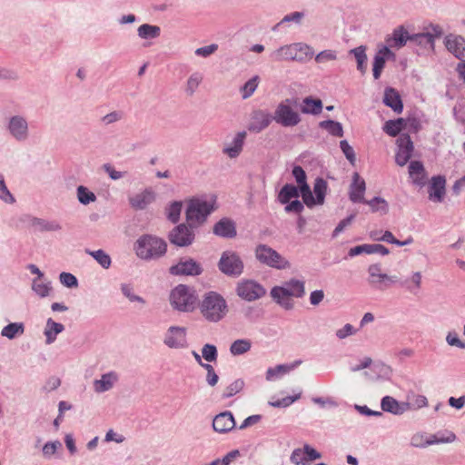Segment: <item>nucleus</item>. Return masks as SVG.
<instances>
[{"mask_svg":"<svg viewBox=\"0 0 465 465\" xmlns=\"http://www.w3.org/2000/svg\"><path fill=\"white\" fill-rule=\"evenodd\" d=\"M272 299L286 311L293 309L294 303L290 297L302 298L305 295L304 281L292 278L281 286H274L271 289Z\"/></svg>","mask_w":465,"mask_h":465,"instance_id":"1","label":"nucleus"},{"mask_svg":"<svg viewBox=\"0 0 465 465\" xmlns=\"http://www.w3.org/2000/svg\"><path fill=\"white\" fill-rule=\"evenodd\" d=\"M199 309L203 317L210 322H218L228 313L226 300L222 294L213 291L203 294Z\"/></svg>","mask_w":465,"mask_h":465,"instance_id":"2","label":"nucleus"},{"mask_svg":"<svg viewBox=\"0 0 465 465\" xmlns=\"http://www.w3.org/2000/svg\"><path fill=\"white\" fill-rule=\"evenodd\" d=\"M134 250L136 255L142 260H158L165 255L167 243L163 239L155 235L143 234L136 240Z\"/></svg>","mask_w":465,"mask_h":465,"instance_id":"3","label":"nucleus"},{"mask_svg":"<svg viewBox=\"0 0 465 465\" xmlns=\"http://www.w3.org/2000/svg\"><path fill=\"white\" fill-rule=\"evenodd\" d=\"M215 198L208 201L204 197H194L188 203L185 218L193 227L203 224L207 217L214 211Z\"/></svg>","mask_w":465,"mask_h":465,"instance_id":"4","label":"nucleus"},{"mask_svg":"<svg viewBox=\"0 0 465 465\" xmlns=\"http://www.w3.org/2000/svg\"><path fill=\"white\" fill-rule=\"evenodd\" d=\"M255 259L262 265L277 270L291 267L289 261L267 244L259 243L254 248Z\"/></svg>","mask_w":465,"mask_h":465,"instance_id":"5","label":"nucleus"},{"mask_svg":"<svg viewBox=\"0 0 465 465\" xmlns=\"http://www.w3.org/2000/svg\"><path fill=\"white\" fill-rule=\"evenodd\" d=\"M170 302L177 311L193 312L197 302V295L193 288L179 284L171 292Z\"/></svg>","mask_w":465,"mask_h":465,"instance_id":"6","label":"nucleus"},{"mask_svg":"<svg viewBox=\"0 0 465 465\" xmlns=\"http://www.w3.org/2000/svg\"><path fill=\"white\" fill-rule=\"evenodd\" d=\"M292 99L282 101L272 114V121L282 127L296 126L302 120L300 114L292 108Z\"/></svg>","mask_w":465,"mask_h":465,"instance_id":"7","label":"nucleus"},{"mask_svg":"<svg viewBox=\"0 0 465 465\" xmlns=\"http://www.w3.org/2000/svg\"><path fill=\"white\" fill-rule=\"evenodd\" d=\"M219 270L226 276L239 277L244 269L240 255L233 251H224L218 262Z\"/></svg>","mask_w":465,"mask_h":465,"instance_id":"8","label":"nucleus"},{"mask_svg":"<svg viewBox=\"0 0 465 465\" xmlns=\"http://www.w3.org/2000/svg\"><path fill=\"white\" fill-rule=\"evenodd\" d=\"M169 242L177 247H188L195 240L193 226L189 223H180L174 226L168 233Z\"/></svg>","mask_w":465,"mask_h":465,"instance_id":"9","label":"nucleus"},{"mask_svg":"<svg viewBox=\"0 0 465 465\" xmlns=\"http://www.w3.org/2000/svg\"><path fill=\"white\" fill-rule=\"evenodd\" d=\"M308 51V45L303 43H294L282 45L271 53L270 58L274 62L281 61H297L302 63V57L298 56V51Z\"/></svg>","mask_w":465,"mask_h":465,"instance_id":"10","label":"nucleus"},{"mask_svg":"<svg viewBox=\"0 0 465 465\" xmlns=\"http://www.w3.org/2000/svg\"><path fill=\"white\" fill-rule=\"evenodd\" d=\"M203 268L200 262L193 258H181L176 264L169 268V272L175 276H199Z\"/></svg>","mask_w":465,"mask_h":465,"instance_id":"11","label":"nucleus"},{"mask_svg":"<svg viewBox=\"0 0 465 465\" xmlns=\"http://www.w3.org/2000/svg\"><path fill=\"white\" fill-rule=\"evenodd\" d=\"M236 293L242 299L252 302L265 295V288L253 280H243L238 282Z\"/></svg>","mask_w":465,"mask_h":465,"instance_id":"12","label":"nucleus"},{"mask_svg":"<svg viewBox=\"0 0 465 465\" xmlns=\"http://www.w3.org/2000/svg\"><path fill=\"white\" fill-rule=\"evenodd\" d=\"M272 123V114L266 109H254L250 114L247 129L253 134H260Z\"/></svg>","mask_w":465,"mask_h":465,"instance_id":"13","label":"nucleus"},{"mask_svg":"<svg viewBox=\"0 0 465 465\" xmlns=\"http://www.w3.org/2000/svg\"><path fill=\"white\" fill-rule=\"evenodd\" d=\"M163 343L170 349L187 348V329L180 326H170L164 334Z\"/></svg>","mask_w":465,"mask_h":465,"instance_id":"14","label":"nucleus"},{"mask_svg":"<svg viewBox=\"0 0 465 465\" xmlns=\"http://www.w3.org/2000/svg\"><path fill=\"white\" fill-rule=\"evenodd\" d=\"M397 151L395 162L400 166H404L411 158L414 151L413 142L408 134H401L396 141Z\"/></svg>","mask_w":465,"mask_h":465,"instance_id":"15","label":"nucleus"},{"mask_svg":"<svg viewBox=\"0 0 465 465\" xmlns=\"http://www.w3.org/2000/svg\"><path fill=\"white\" fill-rule=\"evenodd\" d=\"M6 128L11 136L18 142H24L29 136L28 123L22 115L11 116Z\"/></svg>","mask_w":465,"mask_h":465,"instance_id":"16","label":"nucleus"},{"mask_svg":"<svg viewBox=\"0 0 465 465\" xmlns=\"http://www.w3.org/2000/svg\"><path fill=\"white\" fill-rule=\"evenodd\" d=\"M443 45L446 50L456 59L465 60V37L460 35L449 34L444 37Z\"/></svg>","mask_w":465,"mask_h":465,"instance_id":"17","label":"nucleus"},{"mask_svg":"<svg viewBox=\"0 0 465 465\" xmlns=\"http://www.w3.org/2000/svg\"><path fill=\"white\" fill-rule=\"evenodd\" d=\"M396 54L387 45H382L374 55L372 63V74L378 80L382 73L387 60H395Z\"/></svg>","mask_w":465,"mask_h":465,"instance_id":"18","label":"nucleus"},{"mask_svg":"<svg viewBox=\"0 0 465 465\" xmlns=\"http://www.w3.org/2000/svg\"><path fill=\"white\" fill-rule=\"evenodd\" d=\"M20 221L27 223L29 226L41 232H56L62 229L61 225L56 221H47L42 218L34 217L29 214H24L21 216Z\"/></svg>","mask_w":465,"mask_h":465,"instance_id":"19","label":"nucleus"},{"mask_svg":"<svg viewBox=\"0 0 465 465\" xmlns=\"http://www.w3.org/2000/svg\"><path fill=\"white\" fill-rule=\"evenodd\" d=\"M246 136V131L238 132L231 143H224L223 147V153L231 159L237 158L242 152Z\"/></svg>","mask_w":465,"mask_h":465,"instance_id":"20","label":"nucleus"},{"mask_svg":"<svg viewBox=\"0 0 465 465\" xmlns=\"http://www.w3.org/2000/svg\"><path fill=\"white\" fill-rule=\"evenodd\" d=\"M235 420L233 414L225 411L217 414L213 420V428L218 433H227L235 428Z\"/></svg>","mask_w":465,"mask_h":465,"instance_id":"21","label":"nucleus"},{"mask_svg":"<svg viewBox=\"0 0 465 465\" xmlns=\"http://www.w3.org/2000/svg\"><path fill=\"white\" fill-rule=\"evenodd\" d=\"M429 199L434 203H441L446 193V179L442 175L431 178L429 188Z\"/></svg>","mask_w":465,"mask_h":465,"instance_id":"22","label":"nucleus"},{"mask_svg":"<svg viewBox=\"0 0 465 465\" xmlns=\"http://www.w3.org/2000/svg\"><path fill=\"white\" fill-rule=\"evenodd\" d=\"M365 191L366 183L364 179L357 172L353 173L349 190L350 200L354 203L365 202Z\"/></svg>","mask_w":465,"mask_h":465,"instance_id":"23","label":"nucleus"},{"mask_svg":"<svg viewBox=\"0 0 465 465\" xmlns=\"http://www.w3.org/2000/svg\"><path fill=\"white\" fill-rule=\"evenodd\" d=\"M381 408L382 411L401 415L411 410V404L405 401L400 402L391 396H384L381 401Z\"/></svg>","mask_w":465,"mask_h":465,"instance_id":"24","label":"nucleus"},{"mask_svg":"<svg viewBox=\"0 0 465 465\" xmlns=\"http://www.w3.org/2000/svg\"><path fill=\"white\" fill-rule=\"evenodd\" d=\"M213 232L222 238H234L237 234L235 223L229 218H222L214 224Z\"/></svg>","mask_w":465,"mask_h":465,"instance_id":"25","label":"nucleus"},{"mask_svg":"<svg viewBox=\"0 0 465 465\" xmlns=\"http://www.w3.org/2000/svg\"><path fill=\"white\" fill-rule=\"evenodd\" d=\"M411 34L404 28L403 25L396 27L391 35L386 38L387 46L401 49L410 42Z\"/></svg>","mask_w":465,"mask_h":465,"instance_id":"26","label":"nucleus"},{"mask_svg":"<svg viewBox=\"0 0 465 465\" xmlns=\"http://www.w3.org/2000/svg\"><path fill=\"white\" fill-rule=\"evenodd\" d=\"M154 200V192L151 188H146L142 193L129 197V203L135 210H143Z\"/></svg>","mask_w":465,"mask_h":465,"instance_id":"27","label":"nucleus"},{"mask_svg":"<svg viewBox=\"0 0 465 465\" xmlns=\"http://www.w3.org/2000/svg\"><path fill=\"white\" fill-rule=\"evenodd\" d=\"M383 104L391 108L395 113L403 111V103L399 92L393 87H386L384 90Z\"/></svg>","mask_w":465,"mask_h":465,"instance_id":"28","label":"nucleus"},{"mask_svg":"<svg viewBox=\"0 0 465 465\" xmlns=\"http://www.w3.org/2000/svg\"><path fill=\"white\" fill-rule=\"evenodd\" d=\"M409 174L412 178L413 183L417 186L423 187L426 184V172L420 161L410 163Z\"/></svg>","mask_w":465,"mask_h":465,"instance_id":"29","label":"nucleus"},{"mask_svg":"<svg viewBox=\"0 0 465 465\" xmlns=\"http://www.w3.org/2000/svg\"><path fill=\"white\" fill-rule=\"evenodd\" d=\"M117 380V373L115 371H109L103 374L100 380H95L94 381V389L97 393L105 392L114 387V384Z\"/></svg>","mask_w":465,"mask_h":465,"instance_id":"30","label":"nucleus"},{"mask_svg":"<svg viewBox=\"0 0 465 465\" xmlns=\"http://www.w3.org/2000/svg\"><path fill=\"white\" fill-rule=\"evenodd\" d=\"M410 43L416 46H420L424 51L435 50V44L433 43L432 36L429 33H417L411 34Z\"/></svg>","mask_w":465,"mask_h":465,"instance_id":"31","label":"nucleus"},{"mask_svg":"<svg viewBox=\"0 0 465 465\" xmlns=\"http://www.w3.org/2000/svg\"><path fill=\"white\" fill-rule=\"evenodd\" d=\"M64 331L62 323L54 322L52 318L46 321L44 334L45 336L46 344H52L55 341L56 336Z\"/></svg>","mask_w":465,"mask_h":465,"instance_id":"32","label":"nucleus"},{"mask_svg":"<svg viewBox=\"0 0 465 465\" xmlns=\"http://www.w3.org/2000/svg\"><path fill=\"white\" fill-rule=\"evenodd\" d=\"M302 363L301 360L295 361L291 364H279L273 368H269L266 371V380L272 381L279 376L288 373L289 371L294 370Z\"/></svg>","mask_w":465,"mask_h":465,"instance_id":"33","label":"nucleus"},{"mask_svg":"<svg viewBox=\"0 0 465 465\" xmlns=\"http://www.w3.org/2000/svg\"><path fill=\"white\" fill-rule=\"evenodd\" d=\"M366 49L367 47L365 45H360L349 51V54H352L354 56L357 63V70L361 74H364L367 71L368 57L366 54Z\"/></svg>","mask_w":465,"mask_h":465,"instance_id":"34","label":"nucleus"},{"mask_svg":"<svg viewBox=\"0 0 465 465\" xmlns=\"http://www.w3.org/2000/svg\"><path fill=\"white\" fill-rule=\"evenodd\" d=\"M299 198L298 187L292 183L284 184L278 193V201L282 204L288 203L292 199Z\"/></svg>","mask_w":465,"mask_h":465,"instance_id":"35","label":"nucleus"},{"mask_svg":"<svg viewBox=\"0 0 465 465\" xmlns=\"http://www.w3.org/2000/svg\"><path fill=\"white\" fill-rule=\"evenodd\" d=\"M406 122L403 118L389 120L383 126V131L391 137L400 136L401 132L405 129Z\"/></svg>","mask_w":465,"mask_h":465,"instance_id":"36","label":"nucleus"},{"mask_svg":"<svg viewBox=\"0 0 465 465\" xmlns=\"http://www.w3.org/2000/svg\"><path fill=\"white\" fill-rule=\"evenodd\" d=\"M302 112L303 114H319L322 110V102L321 99H314L312 96L305 97L302 101Z\"/></svg>","mask_w":465,"mask_h":465,"instance_id":"37","label":"nucleus"},{"mask_svg":"<svg viewBox=\"0 0 465 465\" xmlns=\"http://www.w3.org/2000/svg\"><path fill=\"white\" fill-rule=\"evenodd\" d=\"M24 332L25 324L23 322H11L2 329L1 335L9 340H14Z\"/></svg>","mask_w":465,"mask_h":465,"instance_id":"38","label":"nucleus"},{"mask_svg":"<svg viewBox=\"0 0 465 465\" xmlns=\"http://www.w3.org/2000/svg\"><path fill=\"white\" fill-rule=\"evenodd\" d=\"M138 36L142 39H154L161 34V28L158 25L143 24L137 29Z\"/></svg>","mask_w":465,"mask_h":465,"instance_id":"39","label":"nucleus"},{"mask_svg":"<svg viewBox=\"0 0 465 465\" xmlns=\"http://www.w3.org/2000/svg\"><path fill=\"white\" fill-rule=\"evenodd\" d=\"M320 127L326 130L330 134L336 137L343 136V127L341 123L334 120H324L320 122Z\"/></svg>","mask_w":465,"mask_h":465,"instance_id":"40","label":"nucleus"},{"mask_svg":"<svg viewBox=\"0 0 465 465\" xmlns=\"http://www.w3.org/2000/svg\"><path fill=\"white\" fill-rule=\"evenodd\" d=\"M85 252L92 256L104 269H108L111 266V257L104 250L91 251L86 249Z\"/></svg>","mask_w":465,"mask_h":465,"instance_id":"41","label":"nucleus"},{"mask_svg":"<svg viewBox=\"0 0 465 465\" xmlns=\"http://www.w3.org/2000/svg\"><path fill=\"white\" fill-rule=\"evenodd\" d=\"M381 265L380 263L371 264L368 268V272L370 275L369 282L371 284L381 283L385 282V278H388V274L381 273Z\"/></svg>","mask_w":465,"mask_h":465,"instance_id":"42","label":"nucleus"},{"mask_svg":"<svg viewBox=\"0 0 465 465\" xmlns=\"http://www.w3.org/2000/svg\"><path fill=\"white\" fill-rule=\"evenodd\" d=\"M252 342L247 339H239L234 341L230 346V352L234 355H242L251 350Z\"/></svg>","mask_w":465,"mask_h":465,"instance_id":"43","label":"nucleus"},{"mask_svg":"<svg viewBox=\"0 0 465 465\" xmlns=\"http://www.w3.org/2000/svg\"><path fill=\"white\" fill-rule=\"evenodd\" d=\"M361 203L368 204L371 212H381L382 213H387L389 211V204L387 201L380 196H375L371 200H365Z\"/></svg>","mask_w":465,"mask_h":465,"instance_id":"44","label":"nucleus"},{"mask_svg":"<svg viewBox=\"0 0 465 465\" xmlns=\"http://www.w3.org/2000/svg\"><path fill=\"white\" fill-rule=\"evenodd\" d=\"M182 208H183V203L181 201L173 202L166 208L167 219L173 223H177L180 220Z\"/></svg>","mask_w":465,"mask_h":465,"instance_id":"45","label":"nucleus"},{"mask_svg":"<svg viewBox=\"0 0 465 465\" xmlns=\"http://www.w3.org/2000/svg\"><path fill=\"white\" fill-rule=\"evenodd\" d=\"M76 193L79 203L84 205H87L96 201V195L84 185H79L77 187Z\"/></svg>","mask_w":465,"mask_h":465,"instance_id":"46","label":"nucleus"},{"mask_svg":"<svg viewBox=\"0 0 465 465\" xmlns=\"http://www.w3.org/2000/svg\"><path fill=\"white\" fill-rule=\"evenodd\" d=\"M260 77L254 75L249 79L240 89L242 99L251 97L258 87Z\"/></svg>","mask_w":465,"mask_h":465,"instance_id":"47","label":"nucleus"},{"mask_svg":"<svg viewBox=\"0 0 465 465\" xmlns=\"http://www.w3.org/2000/svg\"><path fill=\"white\" fill-rule=\"evenodd\" d=\"M327 187V182L323 178L318 177L315 180L313 192L315 193V198L318 200V204H322L324 203Z\"/></svg>","mask_w":465,"mask_h":465,"instance_id":"48","label":"nucleus"},{"mask_svg":"<svg viewBox=\"0 0 465 465\" xmlns=\"http://www.w3.org/2000/svg\"><path fill=\"white\" fill-rule=\"evenodd\" d=\"M244 387V381L242 379H237L228 385L223 392L222 398L228 399L239 393Z\"/></svg>","mask_w":465,"mask_h":465,"instance_id":"49","label":"nucleus"},{"mask_svg":"<svg viewBox=\"0 0 465 465\" xmlns=\"http://www.w3.org/2000/svg\"><path fill=\"white\" fill-rule=\"evenodd\" d=\"M33 291L41 298L49 296L52 290L51 282H40L38 278L33 280L32 282Z\"/></svg>","mask_w":465,"mask_h":465,"instance_id":"50","label":"nucleus"},{"mask_svg":"<svg viewBox=\"0 0 465 465\" xmlns=\"http://www.w3.org/2000/svg\"><path fill=\"white\" fill-rule=\"evenodd\" d=\"M202 81H203V75L199 72H195V73L192 74L187 80V84H186V89H185L186 93L189 95H193Z\"/></svg>","mask_w":465,"mask_h":465,"instance_id":"51","label":"nucleus"},{"mask_svg":"<svg viewBox=\"0 0 465 465\" xmlns=\"http://www.w3.org/2000/svg\"><path fill=\"white\" fill-rule=\"evenodd\" d=\"M202 357L209 362L216 361L218 357L217 348L213 344L206 343L202 349Z\"/></svg>","mask_w":465,"mask_h":465,"instance_id":"52","label":"nucleus"},{"mask_svg":"<svg viewBox=\"0 0 465 465\" xmlns=\"http://www.w3.org/2000/svg\"><path fill=\"white\" fill-rule=\"evenodd\" d=\"M302 396V391H299L297 394L293 396H287L282 399L270 401L269 404L275 408H286L292 404L294 401H298Z\"/></svg>","mask_w":465,"mask_h":465,"instance_id":"53","label":"nucleus"},{"mask_svg":"<svg viewBox=\"0 0 465 465\" xmlns=\"http://www.w3.org/2000/svg\"><path fill=\"white\" fill-rule=\"evenodd\" d=\"M455 440L456 435L453 432H450L447 437L439 438L436 434H433L425 439L427 447L433 444L453 442Z\"/></svg>","mask_w":465,"mask_h":465,"instance_id":"54","label":"nucleus"},{"mask_svg":"<svg viewBox=\"0 0 465 465\" xmlns=\"http://www.w3.org/2000/svg\"><path fill=\"white\" fill-rule=\"evenodd\" d=\"M122 293L130 301V302H137L142 304L145 303V301L143 297L133 293V287L128 283L121 284Z\"/></svg>","mask_w":465,"mask_h":465,"instance_id":"55","label":"nucleus"},{"mask_svg":"<svg viewBox=\"0 0 465 465\" xmlns=\"http://www.w3.org/2000/svg\"><path fill=\"white\" fill-rule=\"evenodd\" d=\"M59 281L64 286L67 288H76L78 286L77 278L70 272H61L59 274Z\"/></svg>","mask_w":465,"mask_h":465,"instance_id":"56","label":"nucleus"},{"mask_svg":"<svg viewBox=\"0 0 465 465\" xmlns=\"http://www.w3.org/2000/svg\"><path fill=\"white\" fill-rule=\"evenodd\" d=\"M62 447V444L59 440L48 441L43 446V455L46 459H51L57 450Z\"/></svg>","mask_w":465,"mask_h":465,"instance_id":"57","label":"nucleus"},{"mask_svg":"<svg viewBox=\"0 0 465 465\" xmlns=\"http://www.w3.org/2000/svg\"><path fill=\"white\" fill-rule=\"evenodd\" d=\"M0 199L7 203H13L15 202V197L8 190L3 174H0Z\"/></svg>","mask_w":465,"mask_h":465,"instance_id":"58","label":"nucleus"},{"mask_svg":"<svg viewBox=\"0 0 465 465\" xmlns=\"http://www.w3.org/2000/svg\"><path fill=\"white\" fill-rule=\"evenodd\" d=\"M304 210L303 203L298 200H291L288 203H285L284 211L287 213H296L301 215L302 212Z\"/></svg>","mask_w":465,"mask_h":465,"instance_id":"59","label":"nucleus"},{"mask_svg":"<svg viewBox=\"0 0 465 465\" xmlns=\"http://www.w3.org/2000/svg\"><path fill=\"white\" fill-rule=\"evenodd\" d=\"M340 148L346 159L351 163L354 164L356 161V156L353 148L349 144L346 140H341L340 142Z\"/></svg>","mask_w":465,"mask_h":465,"instance_id":"60","label":"nucleus"},{"mask_svg":"<svg viewBox=\"0 0 465 465\" xmlns=\"http://www.w3.org/2000/svg\"><path fill=\"white\" fill-rule=\"evenodd\" d=\"M124 116V114L123 111H113L103 116L101 121L104 125H110L122 120Z\"/></svg>","mask_w":465,"mask_h":465,"instance_id":"61","label":"nucleus"},{"mask_svg":"<svg viewBox=\"0 0 465 465\" xmlns=\"http://www.w3.org/2000/svg\"><path fill=\"white\" fill-rule=\"evenodd\" d=\"M290 460L295 465H307L303 449H295L291 454Z\"/></svg>","mask_w":465,"mask_h":465,"instance_id":"62","label":"nucleus"},{"mask_svg":"<svg viewBox=\"0 0 465 465\" xmlns=\"http://www.w3.org/2000/svg\"><path fill=\"white\" fill-rule=\"evenodd\" d=\"M357 332V330L350 324L346 323L342 328L336 331V336L340 340H343L349 336H351Z\"/></svg>","mask_w":465,"mask_h":465,"instance_id":"63","label":"nucleus"},{"mask_svg":"<svg viewBox=\"0 0 465 465\" xmlns=\"http://www.w3.org/2000/svg\"><path fill=\"white\" fill-rule=\"evenodd\" d=\"M446 341L450 346L465 349V342L460 341L455 331H450L446 336Z\"/></svg>","mask_w":465,"mask_h":465,"instance_id":"64","label":"nucleus"}]
</instances>
